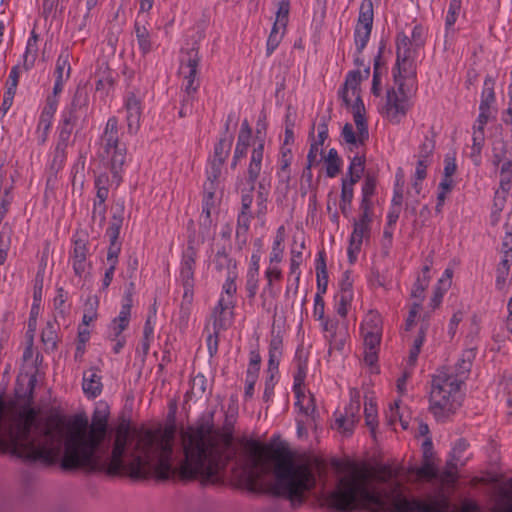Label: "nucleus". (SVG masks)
<instances>
[{"label": "nucleus", "mask_w": 512, "mask_h": 512, "mask_svg": "<svg viewBox=\"0 0 512 512\" xmlns=\"http://www.w3.org/2000/svg\"><path fill=\"white\" fill-rule=\"evenodd\" d=\"M403 479V474L390 466L372 471L366 466L354 465L328 495L327 503L342 511L357 508L376 511L387 507L395 512H413L416 503L409 500Z\"/></svg>", "instance_id": "nucleus-1"}, {"label": "nucleus", "mask_w": 512, "mask_h": 512, "mask_svg": "<svg viewBox=\"0 0 512 512\" xmlns=\"http://www.w3.org/2000/svg\"><path fill=\"white\" fill-rule=\"evenodd\" d=\"M397 60L394 79L397 90L388 94L387 113L393 120H398L411 107L409 98L416 83L415 48L413 41L403 33L398 34Z\"/></svg>", "instance_id": "nucleus-2"}, {"label": "nucleus", "mask_w": 512, "mask_h": 512, "mask_svg": "<svg viewBox=\"0 0 512 512\" xmlns=\"http://www.w3.org/2000/svg\"><path fill=\"white\" fill-rule=\"evenodd\" d=\"M469 444L465 439H458L454 444L449 458L446 461L444 470L439 467L440 459L436 456L431 437H426L421 444L422 461L418 465V483L426 481L431 484L457 483L458 465H464L468 457L466 451Z\"/></svg>", "instance_id": "nucleus-3"}, {"label": "nucleus", "mask_w": 512, "mask_h": 512, "mask_svg": "<svg viewBox=\"0 0 512 512\" xmlns=\"http://www.w3.org/2000/svg\"><path fill=\"white\" fill-rule=\"evenodd\" d=\"M432 486L433 490L425 497L418 496V512H481L480 505L473 499L463 498L459 505L452 501L456 483Z\"/></svg>", "instance_id": "nucleus-4"}, {"label": "nucleus", "mask_w": 512, "mask_h": 512, "mask_svg": "<svg viewBox=\"0 0 512 512\" xmlns=\"http://www.w3.org/2000/svg\"><path fill=\"white\" fill-rule=\"evenodd\" d=\"M102 158L110 167L113 174V183L121 182L120 171L126 159V147L119 142L118 120L115 117L108 119L102 135Z\"/></svg>", "instance_id": "nucleus-5"}, {"label": "nucleus", "mask_w": 512, "mask_h": 512, "mask_svg": "<svg viewBox=\"0 0 512 512\" xmlns=\"http://www.w3.org/2000/svg\"><path fill=\"white\" fill-rule=\"evenodd\" d=\"M383 321L376 311H369L361 324V335L364 345V363L369 366L370 372L379 373L378 351L381 343Z\"/></svg>", "instance_id": "nucleus-6"}, {"label": "nucleus", "mask_w": 512, "mask_h": 512, "mask_svg": "<svg viewBox=\"0 0 512 512\" xmlns=\"http://www.w3.org/2000/svg\"><path fill=\"white\" fill-rule=\"evenodd\" d=\"M372 216V211L365 208V210H361L359 219L354 221L353 232L351 234L348 247V256L350 262H354L356 260L357 254L360 252L363 242L368 240L370 237V225L372 222Z\"/></svg>", "instance_id": "nucleus-7"}, {"label": "nucleus", "mask_w": 512, "mask_h": 512, "mask_svg": "<svg viewBox=\"0 0 512 512\" xmlns=\"http://www.w3.org/2000/svg\"><path fill=\"white\" fill-rule=\"evenodd\" d=\"M373 2L372 0H363L359 9L358 21L355 27L354 40L357 52H362L366 47L373 25Z\"/></svg>", "instance_id": "nucleus-8"}, {"label": "nucleus", "mask_w": 512, "mask_h": 512, "mask_svg": "<svg viewBox=\"0 0 512 512\" xmlns=\"http://www.w3.org/2000/svg\"><path fill=\"white\" fill-rule=\"evenodd\" d=\"M199 62V52L195 48L183 52L179 72L183 76V87L187 96L193 95L198 89L199 83L196 81V75Z\"/></svg>", "instance_id": "nucleus-9"}, {"label": "nucleus", "mask_w": 512, "mask_h": 512, "mask_svg": "<svg viewBox=\"0 0 512 512\" xmlns=\"http://www.w3.org/2000/svg\"><path fill=\"white\" fill-rule=\"evenodd\" d=\"M353 119L355 128L352 124L346 123L342 129V138L351 152L354 150L358 151L369 138L365 116L361 115L359 110H357Z\"/></svg>", "instance_id": "nucleus-10"}, {"label": "nucleus", "mask_w": 512, "mask_h": 512, "mask_svg": "<svg viewBox=\"0 0 512 512\" xmlns=\"http://www.w3.org/2000/svg\"><path fill=\"white\" fill-rule=\"evenodd\" d=\"M361 83V72L351 71L348 73L343 89L340 92L343 103L350 108L353 116L359 110L365 116V107L360 98L359 85Z\"/></svg>", "instance_id": "nucleus-11"}, {"label": "nucleus", "mask_w": 512, "mask_h": 512, "mask_svg": "<svg viewBox=\"0 0 512 512\" xmlns=\"http://www.w3.org/2000/svg\"><path fill=\"white\" fill-rule=\"evenodd\" d=\"M264 158V140L262 138H257L253 141L252 144V152L250 157L249 166L247 169V180L244 184L243 181L238 183V188L244 191L251 192L254 189V185L256 180L258 179L261 169H262V161Z\"/></svg>", "instance_id": "nucleus-12"}, {"label": "nucleus", "mask_w": 512, "mask_h": 512, "mask_svg": "<svg viewBox=\"0 0 512 512\" xmlns=\"http://www.w3.org/2000/svg\"><path fill=\"white\" fill-rule=\"evenodd\" d=\"M88 242L84 238H76L73 243V249L70 253V262L74 274L83 278L88 274L90 263L88 261Z\"/></svg>", "instance_id": "nucleus-13"}, {"label": "nucleus", "mask_w": 512, "mask_h": 512, "mask_svg": "<svg viewBox=\"0 0 512 512\" xmlns=\"http://www.w3.org/2000/svg\"><path fill=\"white\" fill-rule=\"evenodd\" d=\"M441 389L431 390L430 392V411L438 421H445L456 411V405L453 400L440 395Z\"/></svg>", "instance_id": "nucleus-14"}, {"label": "nucleus", "mask_w": 512, "mask_h": 512, "mask_svg": "<svg viewBox=\"0 0 512 512\" xmlns=\"http://www.w3.org/2000/svg\"><path fill=\"white\" fill-rule=\"evenodd\" d=\"M127 129L130 134H135L140 128L142 116L141 100L134 93H129L125 100Z\"/></svg>", "instance_id": "nucleus-15"}, {"label": "nucleus", "mask_w": 512, "mask_h": 512, "mask_svg": "<svg viewBox=\"0 0 512 512\" xmlns=\"http://www.w3.org/2000/svg\"><path fill=\"white\" fill-rule=\"evenodd\" d=\"M325 339L329 342V353L333 350L341 351L346 343L347 334L338 329L336 322L326 319L321 322Z\"/></svg>", "instance_id": "nucleus-16"}, {"label": "nucleus", "mask_w": 512, "mask_h": 512, "mask_svg": "<svg viewBox=\"0 0 512 512\" xmlns=\"http://www.w3.org/2000/svg\"><path fill=\"white\" fill-rule=\"evenodd\" d=\"M131 307H132V298L128 296L125 299V302L122 304L119 315L114 318L109 326V338L111 340H116L121 333L128 327L130 322L131 315Z\"/></svg>", "instance_id": "nucleus-17"}, {"label": "nucleus", "mask_w": 512, "mask_h": 512, "mask_svg": "<svg viewBox=\"0 0 512 512\" xmlns=\"http://www.w3.org/2000/svg\"><path fill=\"white\" fill-rule=\"evenodd\" d=\"M235 304L231 303L230 305L223 304L218 301L217 306L213 310V330H215L216 334H219L220 331L226 330L231 326L233 322V309Z\"/></svg>", "instance_id": "nucleus-18"}, {"label": "nucleus", "mask_w": 512, "mask_h": 512, "mask_svg": "<svg viewBox=\"0 0 512 512\" xmlns=\"http://www.w3.org/2000/svg\"><path fill=\"white\" fill-rule=\"evenodd\" d=\"M194 268H195V253H187L183 259L181 267V279L183 281L185 291L184 299L188 304L192 303V291L191 287L194 280Z\"/></svg>", "instance_id": "nucleus-19"}, {"label": "nucleus", "mask_w": 512, "mask_h": 512, "mask_svg": "<svg viewBox=\"0 0 512 512\" xmlns=\"http://www.w3.org/2000/svg\"><path fill=\"white\" fill-rule=\"evenodd\" d=\"M252 130L247 120L241 124V129L238 135L237 144L234 151L233 160L231 163L232 168H235L238 161L242 159L251 145Z\"/></svg>", "instance_id": "nucleus-20"}, {"label": "nucleus", "mask_w": 512, "mask_h": 512, "mask_svg": "<svg viewBox=\"0 0 512 512\" xmlns=\"http://www.w3.org/2000/svg\"><path fill=\"white\" fill-rule=\"evenodd\" d=\"M58 100L55 97H48L46 100V105L42 110L39 123H38V133L40 134L41 142L46 140V135L51 127L52 119L57 110Z\"/></svg>", "instance_id": "nucleus-21"}, {"label": "nucleus", "mask_w": 512, "mask_h": 512, "mask_svg": "<svg viewBox=\"0 0 512 512\" xmlns=\"http://www.w3.org/2000/svg\"><path fill=\"white\" fill-rule=\"evenodd\" d=\"M493 512H512V478L500 487L494 496Z\"/></svg>", "instance_id": "nucleus-22"}, {"label": "nucleus", "mask_w": 512, "mask_h": 512, "mask_svg": "<svg viewBox=\"0 0 512 512\" xmlns=\"http://www.w3.org/2000/svg\"><path fill=\"white\" fill-rule=\"evenodd\" d=\"M282 277V272L277 265H269L265 271V278L267 280V287L264 288L262 293L263 307L270 309L275 298V292L273 290V283L279 281Z\"/></svg>", "instance_id": "nucleus-23"}, {"label": "nucleus", "mask_w": 512, "mask_h": 512, "mask_svg": "<svg viewBox=\"0 0 512 512\" xmlns=\"http://www.w3.org/2000/svg\"><path fill=\"white\" fill-rule=\"evenodd\" d=\"M461 384L462 381L454 379L452 375L445 377L436 376L432 380L431 390L441 389L440 395L446 396L447 399L451 400L452 394L460 390Z\"/></svg>", "instance_id": "nucleus-24"}, {"label": "nucleus", "mask_w": 512, "mask_h": 512, "mask_svg": "<svg viewBox=\"0 0 512 512\" xmlns=\"http://www.w3.org/2000/svg\"><path fill=\"white\" fill-rule=\"evenodd\" d=\"M220 198L221 190H217V187H214L213 185L204 186V199L202 210V217H204V223L211 222V212L219 203Z\"/></svg>", "instance_id": "nucleus-25"}, {"label": "nucleus", "mask_w": 512, "mask_h": 512, "mask_svg": "<svg viewBox=\"0 0 512 512\" xmlns=\"http://www.w3.org/2000/svg\"><path fill=\"white\" fill-rule=\"evenodd\" d=\"M82 387L84 393L91 398H95L101 393V376L95 369L84 372Z\"/></svg>", "instance_id": "nucleus-26"}, {"label": "nucleus", "mask_w": 512, "mask_h": 512, "mask_svg": "<svg viewBox=\"0 0 512 512\" xmlns=\"http://www.w3.org/2000/svg\"><path fill=\"white\" fill-rule=\"evenodd\" d=\"M476 352L475 349H467L465 350L461 358L455 365V376L454 379L461 380L462 382L466 378V375L470 372L473 360L475 359Z\"/></svg>", "instance_id": "nucleus-27"}, {"label": "nucleus", "mask_w": 512, "mask_h": 512, "mask_svg": "<svg viewBox=\"0 0 512 512\" xmlns=\"http://www.w3.org/2000/svg\"><path fill=\"white\" fill-rule=\"evenodd\" d=\"M360 411V394L357 390H351L350 392V403L345 409L344 417L349 418L348 426H345L346 430H353L355 424L359 420Z\"/></svg>", "instance_id": "nucleus-28"}, {"label": "nucleus", "mask_w": 512, "mask_h": 512, "mask_svg": "<svg viewBox=\"0 0 512 512\" xmlns=\"http://www.w3.org/2000/svg\"><path fill=\"white\" fill-rule=\"evenodd\" d=\"M72 59V55L68 49H64L61 51L60 55L56 61L55 67V76L56 79L60 81H67L70 78L71 74V65L70 60Z\"/></svg>", "instance_id": "nucleus-29"}, {"label": "nucleus", "mask_w": 512, "mask_h": 512, "mask_svg": "<svg viewBox=\"0 0 512 512\" xmlns=\"http://www.w3.org/2000/svg\"><path fill=\"white\" fill-rule=\"evenodd\" d=\"M434 148V139L426 136L424 142L420 147V151L418 152V156L424 158L423 160H418V180L424 179L426 177L425 169L428 163L427 158L432 154Z\"/></svg>", "instance_id": "nucleus-30"}, {"label": "nucleus", "mask_w": 512, "mask_h": 512, "mask_svg": "<svg viewBox=\"0 0 512 512\" xmlns=\"http://www.w3.org/2000/svg\"><path fill=\"white\" fill-rule=\"evenodd\" d=\"M38 41L39 36L36 34V32L33 30L31 32V36L29 37L26 45V50L24 53V67L26 69H29L34 65V62L37 58L38 53Z\"/></svg>", "instance_id": "nucleus-31"}, {"label": "nucleus", "mask_w": 512, "mask_h": 512, "mask_svg": "<svg viewBox=\"0 0 512 512\" xmlns=\"http://www.w3.org/2000/svg\"><path fill=\"white\" fill-rule=\"evenodd\" d=\"M215 269L220 273H226L227 276L236 274L235 263L229 258L225 251H218L213 260Z\"/></svg>", "instance_id": "nucleus-32"}, {"label": "nucleus", "mask_w": 512, "mask_h": 512, "mask_svg": "<svg viewBox=\"0 0 512 512\" xmlns=\"http://www.w3.org/2000/svg\"><path fill=\"white\" fill-rule=\"evenodd\" d=\"M356 182H352V180L343 179L342 181V190H341V200H340V210L343 215L347 216L350 211V205L353 199V185Z\"/></svg>", "instance_id": "nucleus-33"}, {"label": "nucleus", "mask_w": 512, "mask_h": 512, "mask_svg": "<svg viewBox=\"0 0 512 512\" xmlns=\"http://www.w3.org/2000/svg\"><path fill=\"white\" fill-rule=\"evenodd\" d=\"M281 355L282 339L279 335H274L269 345V371L277 369Z\"/></svg>", "instance_id": "nucleus-34"}, {"label": "nucleus", "mask_w": 512, "mask_h": 512, "mask_svg": "<svg viewBox=\"0 0 512 512\" xmlns=\"http://www.w3.org/2000/svg\"><path fill=\"white\" fill-rule=\"evenodd\" d=\"M386 418L390 425H395L397 421L400 422L402 429H407L409 421L404 416V410L400 407V401H395L389 406L386 412Z\"/></svg>", "instance_id": "nucleus-35"}, {"label": "nucleus", "mask_w": 512, "mask_h": 512, "mask_svg": "<svg viewBox=\"0 0 512 512\" xmlns=\"http://www.w3.org/2000/svg\"><path fill=\"white\" fill-rule=\"evenodd\" d=\"M236 274L227 276L225 283L223 284L222 293L219 301L223 304L230 305L235 304V294L237 291L235 283Z\"/></svg>", "instance_id": "nucleus-36"}, {"label": "nucleus", "mask_w": 512, "mask_h": 512, "mask_svg": "<svg viewBox=\"0 0 512 512\" xmlns=\"http://www.w3.org/2000/svg\"><path fill=\"white\" fill-rule=\"evenodd\" d=\"M365 159L359 151H356L355 155L351 159V163L348 169L349 180L352 182H358L364 172Z\"/></svg>", "instance_id": "nucleus-37"}, {"label": "nucleus", "mask_w": 512, "mask_h": 512, "mask_svg": "<svg viewBox=\"0 0 512 512\" xmlns=\"http://www.w3.org/2000/svg\"><path fill=\"white\" fill-rule=\"evenodd\" d=\"M494 102V80L490 76H487L484 81V89L482 91L481 102L479 107L491 110V106Z\"/></svg>", "instance_id": "nucleus-38"}, {"label": "nucleus", "mask_w": 512, "mask_h": 512, "mask_svg": "<svg viewBox=\"0 0 512 512\" xmlns=\"http://www.w3.org/2000/svg\"><path fill=\"white\" fill-rule=\"evenodd\" d=\"M364 414L366 425L370 428L371 432H374L377 426V407L372 398L366 397L364 403Z\"/></svg>", "instance_id": "nucleus-39"}, {"label": "nucleus", "mask_w": 512, "mask_h": 512, "mask_svg": "<svg viewBox=\"0 0 512 512\" xmlns=\"http://www.w3.org/2000/svg\"><path fill=\"white\" fill-rule=\"evenodd\" d=\"M484 139V133L474 131L470 158L475 165H479L481 162V151L484 145Z\"/></svg>", "instance_id": "nucleus-40"}, {"label": "nucleus", "mask_w": 512, "mask_h": 512, "mask_svg": "<svg viewBox=\"0 0 512 512\" xmlns=\"http://www.w3.org/2000/svg\"><path fill=\"white\" fill-rule=\"evenodd\" d=\"M341 159L335 149H330L326 158V173L329 177H335L341 169Z\"/></svg>", "instance_id": "nucleus-41"}, {"label": "nucleus", "mask_w": 512, "mask_h": 512, "mask_svg": "<svg viewBox=\"0 0 512 512\" xmlns=\"http://www.w3.org/2000/svg\"><path fill=\"white\" fill-rule=\"evenodd\" d=\"M97 189L96 200L94 202L93 214H98L103 217L106 211L105 201L108 198L109 190L108 186H100Z\"/></svg>", "instance_id": "nucleus-42"}, {"label": "nucleus", "mask_w": 512, "mask_h": 512, "mask_svg": "<svg viewBox=\"0 0 512 512\" xmlns=\"http://www.w3.org/2000/svg\"><path fill=\"white\" fill-rule=\"evenodd\" d=\"M224 163L217 162L216 160H213L211 163V167L208 170V178L205 182L204 186H210L213 185L214 187H217V190L220 189V176L222 172V166Z\"/></svg>", "instance_id": "nucleus-43"}, {"label": "nucleus", "mask_w": 512, "mask_h": 512, "mask_svg": "<svg viewBox=\"0 0 512 512\" xmlns=\"http://www.w3.org/2000/svg\"><path fill=\"white\" fill-rule=\"evenodd\" d=\"M135 33L138 41V45L141 51L146 54L151 50V43L149 40V32L145 26L139 25V23L135 24Z\"/></svg>", "instance_id": "nucleus-44"}, {"label": "nucleus", "mask_w": 512, "mask_h": 512, "mask_svg": "<svg viewBox=\"0 0 512 512\" xmlns=\"http://www.w3.org/2000/svg\"><path fill=\"white\" fill-rule=\"evenodd\" d=\"M353 299V292H349L346 290L344 293H339L336 296V311L337 313L345 317L348 312V306L350 305Z\"/></svg>", "instance_id": "nucleus-45"}, {"label": "nucleus", "mask_w": 512, "mask_h": 512, "mask_svg": "<svg viewBox=\"0 0 512 512\" xmlns=\"http://www.w3.org/2000/svg\"><path fill=\"white\" fill-rule=\"evenodd\" d=\"M374 190H375L374 180L372 178H367L365 180V183L362 188L363 198H362L361 205H360L361 210H365V208L367 210H371L370 197L374 193Z\"/></svg>", "instance_id": "nucleus-46"}, {"label": "nucleus", "mask_w": 512, "mask_h": 512, "mask_svg": "<svg viewBox=\"0 0 512 512\" xmlns=\"http://www.w3.org/2000/svg\"><path fill=\"white\" fill-rule=\"evenodd\" d=\"M286 29L273 25L271 33L267 40V54L270 55L280 44Z\"/></svg>", "instance_id": "nucleus-47"}, {"label": "nucleus", "mask_w": 512, "mask_h": 512, "mask_svg": "<svg viewBox=\"0 0 512 512\" xmlns=\"http://www.w3.org/2000/svg\"><path fill=\"white\" fill-rule=\"evenodd\" d=\"M66 294L64 293L63 289H58L57 295L55 296L53 300V306L54 310L56 312L55 319L57 320L59 317L64 319L65 314L67 312L66 307Z\"/></svg>", "instance_id": "nucleus-48"}, {"label": "nucleus", "mask_w": 512, "mask_h": 512, "mask_svg": "<svg viewBox=\"0 0 512 512\" xmlns=\"http://www.w3.org/2000/svg\"><path fill=\"white\" fill-rule=\"evenodd\" d=\"M231 139H221L215 146L214 160L224 163L231 149Z\"/></svg>", "instance_id": "nucleus-49"}, {"label": "nucleus", "mask_w": 512, "mask_h": 512, "mask_svg": "<svg viewBox=\"0 0 512 512\" xmlns=\"http://www.w3.org/2000/svg\"><path fill=\"white\" fill-rule=\"evenodd\" d=\"M510 270V259L503 258L497 267L496 287L501 290L506 282Z\"/></svg>", "instance_id": "nucleus-50"}, {"label": "nucleus", "mask_w": 512, "mask_h": 512, "mask_svg": "<svg viewBox=\"0 0 512 512\" xmlns=\"http://www.w3.org/2000/svg\"><path fill=\"white\" fill-rule=\"evenodd\" d=\"M296 397V405L300 408V410L306 415H311L315 410L313 398L311 396H306L302 393H299L298 391Z\"/></svg>", "instance_id": "nucleus-51"}, {"label": "nucleus", "mask_w": 512, "mask_h": 512, "mask_svg": "<svg viewBox=\"0 0 512 512\" xmlns=\"http://www.w3.org/2000/svg\"><path fill=\"white\" fill-rule=\"evenodd\" d=\"M303 261V255L301 250L292 248L291 259H290V274L295 276V280L299 281L300 270L299 267Z\"/></svg>", "instance_id": "nucleus-52"}, {"label": "nucleus", "mask_w": 512, "mask_h": 512, "mask_svg": "<svg viewBox=\"0 0 512 512\" xmlns=\"http://www.w3.org/2000/svg\"><path fill=\"white\" fill-rule=\"evenodd\" d=\"M288 15H289V4L286 2H281L278 7L274 26L286 29V26L288 23Z\"/></svg>", "instance_id": "nucleus-53"}, {"label": "nucleus", "mask_w": 512, "mask_h": 512, "mask_svg": "<svg viewBox=\"0 0 512 512\" xmlns=\"http://www.w3.org/2000/svg\"><path fill=\"white\" fill-rule=\"evenodd\" d=\"M154 327L151 324L150 318L147 319L144 329H143V339L141 342V346L144 354H147L150 348V342L153 339Z\"/></svg>", "instance_id": "nucleus-54"}, {"label": "nucleus", "mask_w": 512, "mask_h": 512, "mask_svg": "<svg viewBox=\"0 0 512 512\" xmlns=\"http://www.w3.org/2000/svg\"><path fill=\"white\" fill-rule=\"evenodd\" d=\"M479 115L476 120V124L474 125L473 129L477 132L484 133V127L488 123L490 116H491V110L479 107Z\"/></svg>", "instance_id": "nucleus-55"}, {"label": "nucleus", "mask_w": 512, "mask_h": 512, "mask_svg": "<svg viewBox=\"0 0 512 512\" xmlns=\"http://www.w3.org/2000/svg\"><path fill=\"white\" fill-rule=\"evenodd\" d=\"M18 80H19V66H14L11 69L9 77L7 79L5 92H11V94H15L17 86H18Z\"/></svg>", "instance_id": "nucleus-56"}, {"label": "nucleus", "mask_w": 512, "mask_h": 512, "mask_svg": "<svg viewBox=\"0 0 512 512\" xmlns=\"http://www.w3.org/2000/svg\"><path fill=\"white\" fill-rule=\"evenodd\" d=\"M461 0H451L448 14L446 16V26L451 27L456 22V16L460 10Z\"/></svg>", "instance_id": "nucleus-57"}, {"label": "nucleus", "mask_w": 512, "mask_h": 512, "mask_svg": "<svg viewBox=\"0 0 512 512\" xmlns=\"http://www.w3.org/2000/svg\"><path fill=\"white\" fill-rule=\"evenodd\" d=\"M41 338L46 345H49L52 348L55 347L57 335L51 323L47 324L46 328L42 332Z\"/></svg>", "instance_id": "nucleus-58"}, {"label": "nucleus", "mask_w": 512, "mask_h": 512, "mask_svg": "<svg viewBox=\"0 0 512 512\" xmlns=\"http://www.w3.org/2000/svg\"><path fill=\"white\" fill-rule=\"evenodd\" d=\"M121 247L119 243H110V247L108 248L107 253V263L112 267H116L118 263V256L120 253Z\"/></svg>", "instance_id": "nucleus-59"}, {"label": "nucleus", "mask_w": 512, "mask_h": 512, "mask_svg": "<svg viewBox=\"0 0 512 512\" xmlns=\"http://www.w3.org/2000/svg\"><path fill=\"white\" fill-rule=\"evenodd\" d=\"M316 270H317L318 290H319V292L324 293L326 291L327 282H328L325 264L322 262L321 265L317 266Z\"/></svg>", "instance_id": "nucleus-60"}, {"label": "nucleus", "mask_w": 512, "mask_h": 512, "mask_svg": "<svg viewBox=\"0 0 512 512\" xmlns=\"http://www.w3.org/2000/svg\"><path fill=\"white\" fill-rule=\"evenodd\" d=\"M314 317L318 319L319 321L326 320L325 318V309H324V301L320 295V293H317L315 296V303H314V311H313Z\"/></svg>", "instance_id": "nucleus-61"}, {"label": "nucleus", "mask_w": 512, "mask_h": 512, "mask_svg": "<svg viewBox=\"0 0 512 512\" xmlns=\"http://www.w3.org/2000/svg\"><path fill=\"white\" fill-rule=\"evenodd\" d=\"M493 157H492V163L495 166H499L502 162L507 160L509 157L507 156V149L505 144H501V147H494L493 149Z\"/></svg>", "instance_id": "nucleus-62"}, {"label": "nucleus", "mask_w": 512, "mask_h": 512, "mask_svg": "<svg viewBox=\"0 0 512 512\" xmlns=\"http://www.w3.org/2000/svg\"><path fill=\"white\" fill-rule=\"evenodd\" d=\"M98 306L99 300L96 296L88 297L84 305V314L91 315L97 318Z\"/></svg>", "instance_id": "nucleus-63"}, {"label": "nucleus", "mask_w": 512, "mask_h": 512, "mask_svg": "<svg viewBox=\"0 0 512 512\" xmlns=\"http://www.w3.org/2000/svg\"><path fill=\"white\" fill-rule=\"evenodd\" d=\"M502 121L505 125L512 126V85L509 87V104L502 114Z\"/></svg>", "instance_id": "nucleus-64"}]
</instances>
